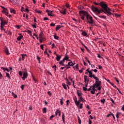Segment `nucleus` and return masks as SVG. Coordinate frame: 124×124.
<instances>
[{
  "label": "nucleus",
  "mask_w": 124,
  "mask_h": 124,
  "mask_svg": "<svg viewBox=\"0 0 124 124\" xmlns=\"http://www.w3.org/2000/svg\"><path fill=\"white\" fill-rule=\"evenodd\" d=\"M53 118H55V115H51L49 118V120H50V121H52V120H53Z\"/></svg>",
  "instance_id": "nucleus-42"
},
{
  "label": "nucleus",
  "mask_w": 124,
  "mask_h": 124,
  "mask_svg": "<svg viewBox=\"0 0 124 124\" xmlns=\"http://www.w3.org/2000/svg\"><path fill=\"white\" fill-rule=\"evenodd\" d=\"M81 34H82V35H84V36H88V33H87V32L85 31H83L81 33Z\"/></svg>",
  "instance_id": "nucleus-26"
},
{
  "label": "nucleus",
  "mask_w": 124,
  "mask_h": 124,
  "mask_svg": "<svg viewBox=\"0 0 124 124\" xmlns=\"http://www.w3.org/2000/svg\"><path fill=\"white\" fill-rule=\"evenodd\" d=\"M9 9H10L11 13H14V14H16V11H15V10L11 8H9Z\"/></svg>",
  "instance_id": "nucleus-17"
},
{
  "label": "nucleus",
  "mask_w": 124,
  "mask_h": 124,
  "mask_svg": "<svg viewBox=\"0 0 124 124\" xmlns=\"http://www.w3.org/2000/svg\"><path fill=\"white\" fill-rule=\"evenodd\" d=\"M43 113L45 114L47 113V108H44L43 109Z\"/></svg>",
  "instance_id": "nucleus-32"
},
{
  "label": "nucleus",
  "mask_w": 124,
  "mask_h": 124,
  "mask_svg": "<svg viewBox=\"0 0 124 124\" xmlns=\"http://www.w3.org/2000/svg\"><path fill=\"white\" fill-rule=\"evenodd\" d=\"M63 97H62L61 99H60V104L61 105H62L63 104Z\"/></svg>",
  "instance_id": "nucleus-27"
},
{
  "label": "nucleus",
  "mask_w": 124,
  "mask_h": 124,
  "mask_svg": "<svg viewBox=\"0 0 124 124\" xmlns=\"http://www.w3.org/2000/svg\"><path fill=\"white\" fill-rule=\"evenodd\" d=\"M74 102L75 103V104H76V102H77L78 100H77V97L75 96V98H74Z\"/></svg>",
  "instance_id": "nucleus-44"
},
{
  "label": "nucleus",
  "mask_w": 124,
  "mask_h": 124,
  "mask_svg": "<svg viewBox=\"0 0 124 124\" xmlns=\"http://www.w3.org/2000/svg\"><path fill=\"white\" fill-rule=\"evenodd\" d=\"M47 94H48V95H49L50 96H51V95H52V93H51V92L50 91H48L47 92Z\"/></svg>",
  "instance_id": "nucleus-62"
},
{
  "label": "nucleus",
  "mask_w": 124,
  "mask_h": 124,
  "mask_svg": "<svg viewBox=\"0 0 124 124\" xmlns=\"http://www.w3.org/2000/svg\"><path fill=\"white\" fill-rule=\"evenodd\" d=\"M66 9H64V11H62V10L60 11V12L62 14H63V15H65V14H66Z\"/></svg>",
  "instance_id": "nucleus-15"
},
{
  "label": "nucleus",
  "mask_w": 124,
  "mask_h": 124,
  "mask_svg": "<svg viewBox=\"0 0 124 124\" xmlns=\"http://www.w3.org/2000/svg\"><path fill=\"white\" fill-rule=\"evenodd\" d=\"M5 52L6 55H9V54H10V53H9V51L8 50V48H7V47H6L5 48Z\"/></svg>",
  "instance_id": "nucleus-21"
},
{
  "label": "nucleus",
  "mask_w": 124,
  "mask_h": 124,
  "mask_svg": "<svg viewBox=\"0 0 124 124\" xmlns=\"http://www.w3.org/2000/svg\"><path fill=\"white\" fill-rule=\"evenodd\" d=\"M114 15H115L116 18H120V17H121V16H122V15L118 14H116V13H115L114 14Z\"/></svg>",
  "instance_id": "nucleus-22"
},
{
  "label": "nucleus",
  "mask_w": 124,
  "mask_h": 124,
  "mask_svg": "<svg viewBox=\"0 0 124 124\" xmlns=\"http://www.w3.org/2000/svg\"><path fill=\"white\" fill-rule=\"evenodd\" d=\"M112 114H113L112 112H109V114L107 115V118H109V117L112 116Z\"/></svg>",
  "instance_id": "nucleus-46"
},
{
  "label": "nucleus",
  "mask_w": 124,
  "mask_h": 124,
  "mask_svg": "<svg viewBox=\"0 0 124 124\" xmlns=\"http://www.w3.org/2000/svg\"><path fill=\"white\" fill-rule=\"evenodd\" d=\"M59 64H61V65H63V66H64V63H63V62H62V61H60L59 62Z\"/></svg>",
  "instance_id": "nucleus-48"
},
{
  "label": "nucleus",
  "mask_w": 124,
  "mask_h": 124,
  "mask_svg": "<svg viewBox=\"0 0 124 124\" xmlns=\"http://www.w3.org/2000/svg\"><path fill=\"white\" fill-rule=\"evenodd\" d=\"M98 87H99V85H96V84H93V85L92 86V91L95 92V91H96V88H97Z\"/></svg>",
  "instance_id": "nucleus-8"
},
{
  "label": "nucleus",
  "mask_w": 124,
  "mask_h": 124,
  "mask_svg": "<svg viewBox=\"0 0 124 124\" xmlns=\"http://www.w3.org/2000/svg\"><path fill=\"white\" fill-rule=\"evenodd\" d=\"M78 124H81V121L79 116H78Z\"/></svg>",
  "instance_id": "nucleus-36"
},
{
  "label": "nucleus",
  "mask_w": 124,
  "mask_h": 124,
  "mask_svg": "<svg viewBox=\"0 0 124 124\" xmlns=\"http://www.w3.org/2000/svg\"><path fill=\"white\" fill-rule=\"evenodd\" d=\"M39 38H43V32L41 31L39 34Z\"/></svg>",
  "instance_id": "nucleus-24"
},
{
  "label": "nucleus",
  "mask_w": 124,
  "mask_h": 124,
  "mask_svg": "<svg viewBox=\"0 0 124 124\" xmlns=\"http://www.w3.org/2000/svg\"><path fill=\"white\" fill-rule=\"evenodd\" d=\"M37 60L39 61V62H40V57H39V56H37Z\"/></svg>",
  "instance_id": "nucleus-59"
},
{
  "label": "nucleus",
  "mask_w": 124,
  "mask_h": 124,
  "mask_svg": "<svg viewBox=\"0 0 124 124\" xmlns=\"http://www.w3.org/2000/svg\"><path fill=\"white\" fill-rule=\"evenodd\" d=\"M89 124H93V122H92V120H91V119H89Z\"/></svg>",
  "instance_id": "nucleus-61"
},
{
  "label": "nucleus",
  "mask_w": 124,
  "mask_h": 124,
  "mask_svg": "<svg viewBox=\"0 0 124 124\" xmlns=\"http://www.w3.org/2000/svg\"><path fill=\"white\" fill-rule=\"evenodd\" d=\"M1 31H3L5 33H7V31H5V29H3V26H0Z\"/></svg>",
  "instance_id": "nucleus-18"
},
{
  "label": "nucleus",
  "mask_w": 124,
  "mask_h": 124,
  "mask_svg": "<svg viewBox=\"0 0 124 124\" xmlns=\"http://www.w3.org/2000/svg\"><path fill=\"white\" fill-rule=\"evenodd\" d=\"M69 62H68V64H67L66 66H73V65L75 64V62H72V61L70 60H69Z\"/></svg>",
  "instance_id": "nucleus-7"
},
{
  "label": "nucleus",
  "mask_w": 124,
  "mask_h": 124,
  "mask_svg": "<svg viewBox=\"0 0 124 124\" xmlns=\"http://www.w3.org/2000/svg\"><path fill=\"white\" fill-rule=\"evenodd\" d=\"M62 120L63 121V124H65V116H64V113H63V112L62 113Z\"/></svg>",
  "instance_id": "nucleus-12"
},
{
  "label": "nucleus",
  "mask_w": 124,
  "mask_h": 124,
  "mask_svg": "<svg viewBox=\"0 0 124 124\" xmlns=\"http://www.w3.org/2000/svg\"><path fill=\"white\" fill-rule=\"evenodd\" d=\"M27 32H28V33H29V34H31V31L28 30Z\"/></svg>",
  "instance_id": "nucleus-64"
},
{
  "label": "nucleus",
  "mask_w": 124,
  "mask_h": 124,
  "mask_svg": "<svg viewBox=\"0 0 124 124\" xmlns=\"http://www.w3.org/2000/svg\"><path fill=\"white\" fill-rule=\"evenodd\" d=\"M89 78H88V79H87V82H86V83L85 84V87L86 88H87V87H88V84H89Z\"/></svg>",
  "instance_id": "nucleus-50"
},
{
  "label": "nucleus",
  "mask_w": 124,
  "mask_h": 124,
  "mask_svg": "<svg viewBox=\"0 0 124 124\" xmlns=\"http://www.w3.org/2000/svg\"><path fill=\"white\" fill-rule=\"evenodd\" d=\"M44 46V45H40V47L42 49V50H44V46Z\"/></svg>",
  "instance_id": "nucleus-54"
},
{
  "label": "nucleus",
  "mask_w": 124,
  "mask_h": 124,
  "mask_svg": "<svg viewBox=\"0 0 124 124\" xmlns=\"http://www.w3.org/2000/svg\"><path fill=\"white\" fill-rule=\"evenodd\" d=\"M76 68V69H77L78 70H79V66H78V64H77V65L76 66H74L73 67V68Z\"/></svg>",
  "instance_id": "nucleus-37"
},
{
  "label": "nucleus",
  "mask_w": 124,
  "mask_h": 124,
  "mask_svg": "<svg viewBox=\"0 0 124 124\" xmlns=\"http://www.w3.org/2000/svg\"><path fill=\"white\" fill-rule=\"evenodd\" d=\"M6 73V77H8L9 79H11V78L10 77V76H9V73L5 72Z\"/></svg>",
  "instance_id": "nucleus-35"
},
{
  "label": "nucleus",
  "mask_w": 124,
  "mask_h": 124,
  "mask_svg": "<svg viewBox=\"0 0 124 124\" xmlns=\"http://www.w3.org/2000/svg\"><path fill=\"white\" fill-rule=\"evenodd\" d=\"M22 60L24 61L25 60V56H27L26 54H22Z\"/></svg>",
  "instance_id": "nucleus-47"
},
{
  "label": "nucleus",
  "mask_w": 124,
  "mask_h": 124,
  "mask_svg": "<svg viewBox=\"0 0 124 124\" xmlns=\"http://www.w3.org/2000/svg\"><path fill=\"white\" fill-rule=\"evenodd\" d=\"M99 6L102 8L101 9H103L105 12L107 13L108 11L106 10V8H108V5L105 3V2H101L99 3Z\"/></svg>",
  "instance_id": "nucleus-3"
},
{
  "label": "nucleus",
  "mask_w": 124,
  "mask_h": 124,
  "mask_svg": "<svg viewBox=\"0 0 124 124\" xmlns=\"http://www.w3.org/2000/svg\"><path fill=\"white\" fill-rule=\"evenodd\" d=\"M24 37V36L23 35H21L20 36H18L17 38V40H18V41H20V40H21V39H22V38Z\"/></svg>",
  "instance_id": "nucleus-19"
},
{
  "label": "nucleus",
  "mask_w": 124,
  "mask_h": 124,
  "mask_svg": "<svg viewBox=\"0 0 124 124\" xmlns=\"http://www.w3.org/2000/svg\"><path fill=\"white\" fill-rule=\"evenodd\" d=\"M26 86V85H22L20 86V88L21 89V90H24V88H25V86Z\"/></svg>",
  "instance_id": "nucleus-52"
},
{
  "label": "nucleus",
  "mask_w": 124,
  "mask_h": 124,
  "mask_svg": "<svg viewBox=\"0 0 124 124\" xmlns=\"http://www.w3.org/2000/svg\"><path fill=\"white\" fill-rule=\"evenodd\" d=\"M1 69L3 70L4 72H5V71H7V72H9L10 70L7 68H4V67H1Z\"/></svg>",
  "instance_id": "nucleus-11"
},
{
  "label": "nucleus",
  "mask_w": 124,
  "mask_h": 124,
  "mask_svg": "<svg viewBox=\"0 0 124 124\" xmlns=\"http://www.w3.org/2000/svg\"><path fill=\"white\" fill-rule=\"evenodd\" d=\"M100 102L102 103H105V99H103L101 100Z\"/></svg>",
  "instance_id": "nucleus-55"
},
{
  "label": "nucleus",
  "mask_w": 124,
  "mask_h": 124,
  "mask_svg": "<svg viewBox=\"0 0 124 124\" xmlns=\"http://www.w3.org/2000/svg\"><path fill=\"white\" fill-rule=\"evenodd\" d=\"M85 48H86V49L87 50V51L90 52V49H89V48H88V47H87V46H84Z\"/></svg>",
  "instance_id": "nucleus-58"
},
{
  "label": "nucleus",
  "mask_w": 124,
  "mask_h": 124,
  "mask_svg": "<svg viewBox=\"0 0 124 124\" xmlns=\"http://www.w3.org/2000/svg\"><path fill=\"white\" fill-rule=\"evenodd\" d=\"M81 102H82V101L80 100V99H78V100L77 101V102L76 103V105L78 106L79 104H81Z\"/></svg>",
  "instance_id": "nucleus-14"
},
{
  "label": "nucleus",
  "mask_w": 124,
  "mask_h": 124,
  "mask_svg": "<svg viewBox=\"0 0 124 124\" xmlns=\"http://www.w3.org/2000/svg\"><path fill=\"white\" fill-rule=\"evenodd\" d=\"M66 102L67 106H68L70 102L69 100H67Z\"/></svg>",
  "instance_id": "nucleus-60"
},
{
  "label": "nucleus",
  "mask_w": 124,
  "mask_h": 124,
  "mask_svg": "<svg viewBox=\"0 0 124 124\" xmlns=\"http://www.w3.org/2000/svg\"><path fill=\"white\" fill-rule=\"evenodd\" d=\"M5 25H7V23L6 21H2L0 23V26L3 27Z\"/></svg>",
  "instance_id": "nucleus-13"
},
{
  "label": "nucleus",
  "mask_w": 124,
  "mask_h": 124,
  "mask_svg": "<svg viewBox=\"0 0 124 124\" xmlns=\"http://www.w3.org/2000/svg\"><path fill=\"white\" fill-rule=\"evenodd\" d=\"M79 100L81 101V102H85V99H84V98H83V97H79Z\"/></svg>",
  "instance_id": "nucleus-31"
},
{
  "label": "nucleus",
  "mask_w": 124,
  "mask_h": 124,
  "mask_svg": "<svg viewBox=\"0 0 124 124\" xmlns=\"http://www.w3.org/2000/svg\"><path fill=\"white\" fill-rule=\"evenodd\" d=\"M92 9L93 12H97V15H98V14H100V13H102V12H103V13L106 14V12H105L103 9H101L99 10L98 8L94 7L93 5L92 6Z\"/></svg>",
  "instance_id": "nucleus-2"
},
{
  "label": "nucleus",
  "mask_w": 124,
  "mask_h": 124,
  "mask_svg": "<svg viewBox=\"0 0 124 124\" xmlns=\"http://www.w3.org/2000/svg\"><path fill=\"white\" fill-rule=\"evenodd\" d=\"M95 83H94V85H96L97 86H100L101 85V81L99 80V78H98L96 77L95 78Z\"/></svg>",
  "instance_id": "nucleus-6"
},
{
  "label": "nucleus",
  "mask_w": 124,
  "mask_h": 124,
  "mask_svg": "<svg viewBox=\"0 0 124 124\" xmlns=\"http://www.w3.org/2000/svg\"><path fill=\"white\" fill-rule=\"evenodd\" d=\"M48 16H51L54 17V16H55V15H53V14H51L50 13H48Z\"/></svg>",
  "instance_id": "nucleus-56"
},
{
  "label": "nucleus",
  "mask_w": 124,
  "mask_h": 124,
  "mask_svg": "<svg viewBox=\"0 0 124 124\" xmlns=\"http://www.w3.org/2000/svg\"><path fill=\"white\" fill-rule=\"evenodd\" d=\"M67 53H66L65 54V57L64 58L65 61H68V60H69V57H68V56H67Z\"/></svg>",
  "instance_id": "nucleus-29"
},
{
  "label": "nucleus",
  "mask_w": 124,
  "mask_h": 124,
  "mask_svg": "<svg viewBox=\"0 0 124 124\" xmlns=\"http://www.w3.org/2000/svg\"><path fill=\"white\" fill-rule=\"evenodd\" d=\"M80 16H81V19H82L83 21H84L85 18H86V16H84L83 14H82V16L80 15Z\"/></svg>",
  "instance_id": "nucleus-28"
},
{
  "label": "nucleus",
  "mask_w": 124,
  "mask_h": 124,
  "mask_svg": "<svg viewBox=\"0 0 124 124\" xmlns=\"http://www.w3.org/2000/svg\"><path fill=\"white\" fill-rule=\"evenodd\" d=\"M14 1V2H15L16 3H18V2H19V1H20V0H12Z\"/></svg>",
  "instance_id": "nucleus-53"
},
{
  "label": "nucleus",
  "mask_w": 124,
  "mask_h": 124,
  "mask_svg": "<svg viewBox=\"0 0 124 124\" xmlns=\"http://www.w3.org/2000/svg\"><path fill=\"white\" fill-rule=\"evenodd\" d=\"M23 77L22 78L23 79V81H25L27 78H28V71L26 70L25 71L22 72Z\"/></svg>",
  "instance_id": "nucleus-5"
},
{
  "label": "nucleus",
  "mask_w": 124,
  "mask_h": 124,
  "mask_svg": "<svg viewBox=\"0 0 124 124\" xmlns=\"http://www.w3.org/2000/svg\"><path fill=\"white\" fill-rule=\"evenodd\" d=\"M110 101H111L112 103H113V104H115V101H114V100L112 99V98H110Z\"/></svg>",
  "instance_id": "nucleus-57"
},
{
  "label": "nucleus",
  "mask_w": 124,
  "mask_h": 124,
  "mask_svg": "<svg viewBox=\"0 0 124 124\" xmlns=\"http://www.w3.org/2000/svg\"><path fill=\"white\" fill-rule=\"evenodd\" d=\"M12 94L15 98H16L17 95H16V94H15V93H14L13 92H12Z\"/></svg>",
  "instance_id": "nucleus-38"
},
{
  "label": "nucleus",
  "mask_w": 124,
  "mask_h": 124,
  "mask_svg": "<svg viewBox=\"0 0 124 124\" xmlns=\"http://www.w3.org/2000/svg\"><path fill=\"white\" fill-rule=\"evenodd\" d=\"M54 38H55V39H56L57 40H59V36H57V34H55V35H54Z\"/></svg>",
  "instance_id": "nucleus-34"
},
{
  "label": "nucleus",
  "mask_w": 124,
  "mask_h": 124,
  "mask_svg": "<svg viewBox=\"0 0 124 124\" xmlns=\"http://www.w3.org/2000/svg\"><path fill=\"white\" fill-rule=\"evenodd\" d=\"M121 114H122V113H121V112H117L116 113V117L117 120H118V119H119V115H121Z\"/></svg>",
  "instance_id": "nucleus-25"
},
{
  "label": "nucleus",
  "mask_w": 124,
  "mask_h": 124,
  "mask_svg": "<svg viewBox=\"0 0 124 124\" xmlns=\"http://www.w3.org/2000/svg\"><path fill=\"white\" fill-rule=\"evenodd\" d=\"M84 82H85V84H87V83H88V76H84Z\"/></svg>",
  "instance_id": "nucleus-16"
},
{
  "label": "nucleus",
  "mask_w": 124,
  "mask_h": 124,
  "mask_svg": "<svg viewBox=\"0 0 124 124\" xmlns=\"http://www.w3.org/2000/svg\"><path fill=\"white\" fill-rule=\"evenodd\" d=\"M89 77L90 78H92V77L91 76H93V73L92 72V71H90V72H89Z\"/></svg>",
  "instance_id": "nucleus-40"
},
{
  "label": "nucleus",
  "mask_w": 124,
  "mask_h": 124,
  "mask_svg": "<svg viewBox=\"0 0 124 124\" xmlns=\"http://www.w3.org/2000/svg\"><path fill=\"white\" fill-rule=\"evenodd\" d=\"M19 75L20 76V77H22L23 76V72L20 71L18 72Z\"/></svg>",
  "instance_id": "nucleus-39"
},
{
  "label": "nucleus",
  "mask_w": 124,
  "mask_h": 124,
  "mask_svg": "<svg viewBox=\"0 0 124 124\" xmlns=\"http://www.w3.org/2000/svg\"><path fill=\"white\" fill-rule=\"evenodd\" d=\"M79 109H82L83 108V104H79L78 106H77Z\"/></svg>",
  "instance_id": "nucleus-23"
},
{
  "label": "nucleus",
  "mask_w": 124,
  "mask_h": 124,
  "mask_svg": "<svg viewBox=\"0 0 124 124\" xmlns=\"http://www.w3.org/2000/svg\"><path fill=\"white\" fill-rule=\"evenodd\" d=\"M34 24H31V26L34 28V29H36V23H34Z\"/></svg>",
  "instance_id": "nucleus-45"
},
{
  "label": "nucleus",
  "mask_w": 124,
  "mask_h": 124,
  "mask_svg": "<svg viewBox=\"0 0 124 124\" xmlns=\"http://www.w3.org/2000/svg\"><path fill=\"white\" fill-rule=\"evenodd\" d=\"M106 10H107L108 12H107L106 15H107V16H109V17H112V16H113V17H114V14H113L112 13H111V9H110V8H106Z\"/></svg>",
  "instance_id": "nucleus-4"
},
{
  "label": "nucleus",
  "mask_w": 124,
  "mask_h": 124,
  "mask_svg": "<svg viewBox=\"0 0 124 124\" xmlns=\"http://www.w3.org/2000/svg\"><path fill=\"white\" fill-rule=\"evenodd\" d=\"M46 12L47 13V15H48V13H49L50 14H52L53 12H54L53 11H50L49 10H46Z\"/></svg>",
  "instance_id": "nucleus-20"
},
{
  "label": "nucleus",
  "mask_w": 124,
  "mask_h": 124,
  "mask_svg": "<svg viewBox=\"0 0 124 124\" xmlns=\"http://www.w3.org/2000/svg\"><path fill=\"white\" fill-rule=\"evenodd\" d=\"M35 12L36 13H39V14H41V13H42V11H37L36 10H35Z\"/></svg>",
  "instance_id": "nucleus-43"
},
{
  "label": "nucleus",
  "mask_w": 124,
  "mask_h": 124,
  "mask_svg": "<svg viewBox=\"0 0 124 124\" xmlns=\"http://www.w3.org/2000/svg\"><path fill=\"white\" fill-rule=\"evenodd\" d=\"M91 78H93L94 79H95V78H96V77H95V75L93 74V75H92V76H91Z\"/></svg>",
  "instance_id": "nucleus-51"
},
{
  "label": "nucleus",
  "mask_w": 124,
  "mask_h": 124,
  "mask_svg": "<svg viewBox=\"0 0 124 124\" xmlns=\"http://www.w3.org/2000/svg\"><path fill=\"white\" fill-rule=\"evenodd\" d=\"M77 95L78 97H81L82 95H83V93L81 91H79V90H77Z\"/></svg>",
  "instance_id": "nucleus-9"
},
{
  "label": "nucleus",
  "mask_w": 124,
  "mask_h": 124,
  "mask_svg": "<svg viewBox=\"0 0 124 124\" xmlns=\"http://www.w3.org/2000/svg\"><path fill=\"white\" fill-rule=\"evenodd\" d=\"M50 26L51 27H55V26H56V24H55V23L52 22V23L50 24Z\"/></svg>",
  "instance_id": "nucleus-49"
},
{
  "label": "nucleus",
  "mask_w": 124,
  "mask_h": 124,
  "mask_svg": "<svg viewBox=\"0 0 124 124\" xmlns=\"http://www.w3.org/2000/svg\"><path fill=\"white\" fill-rule=\"evenodd\" d=\"M6 12H8V10L6 8L2 11V13H6Z\"/></svg>",
  "instance_id": "nucleus-33"
},
{
  "label": "nucleus",
  "mask_w": 124,
  "mask_h": 124,
  "mask_svg": "<svg viewBox=\"0 0 124 124\" xmlns=\"http://www.w3.org/2000/svg\"><path fill=\"white\" fill-rule=\"evenodd\" d=\"M39 41H40V43H42V42L43 41V38H40Z\"/></svg>",
  "instance_id": "nucleus-63"
},
{
  "label": "nucleus",
  "mask_w": 124,
  "mask_h": 124,
  "mask_svg": "<svg viewBox=\"0 0 124 124\" xmlns=\"http://www.w3.org/2000/svg\"><path fill=\"white\" fill-rule=\"evenodd\" d=\"M79 14H83V16H85L87 23H89L91 26H94V21L93 19V16L87 12L85 11H80L79 12Z\"/></svg>",
  "instance_id": "nucleus-1"
},
{
  "label": "nucleus",
  "mask_w": 124,
  "mask_h": 124,
  "mask_svg": "<svg viewBox=\"0 0 124 124\" xmlns=\"http://www.w3.org/2000/svg\"><path fill=\"white\" fill-rule=\"evenodd\" d=\"M62 86L64 90H67V88L66 87V85H65V83H62Z\"/></svg>",
  "instance_id": "nucleus-30"
},
{
  "label": "nucleus",
  "mask_w": 124,
  "mask_h": 124,
  "mask_svg": "<svg viewBox=\"0 0 124 124\" xmlns=\"http://www.w3.org/2000/svg\"><path fill=\"white\" fill-rule=\"evenodd\" d=\"M56 61H57V62H60V61L61 60V59H62V56L58 54H56Z\"/></svg>",
  "instance_id": "nucleus-10"
},
{
  "label": "nucleus",
  "mask_w": 124,
  "mask_h": 124,
  "mask_svg": "<svg viewBox=\"0 0 124 124\" xmlns=\"http://www.w3.org/2000/svg\"><path fill=\"white\" fill-rule=\"evenodd\" d=\"M60 29H61V26H60V25H58V26H57V27L56 28V31H57L60 30Z\"/></svg>",
  "instance_id": "nucleus-41"
}]
</instances>
